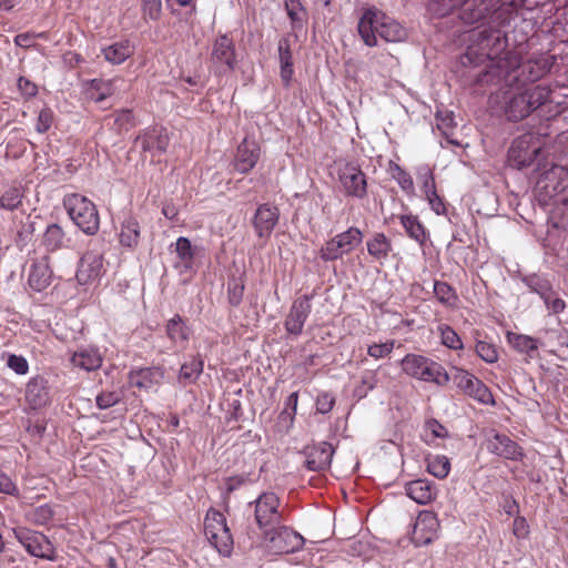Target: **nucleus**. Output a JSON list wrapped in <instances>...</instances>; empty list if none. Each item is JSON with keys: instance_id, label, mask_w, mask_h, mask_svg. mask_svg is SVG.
I'll return each instance as SVG.
<instances>
[{"instance_id": "nucleus-18", "label": "nucleus", "mask_w": 568, "mask_h": 568, "mask_svg": "<svg viewBox=\"0 0 568 568\" xmlns=\"http://www.w3.org/2000/svg\"><path fill=\"white\" fill-rule=\"evenodd\" d=\"M260 154V145L254 140L244 139L237 146L234 169L242 174L248 173L257 163Z\"/></svg>"}, {"instance_id": "nucleus-62", "label": "nucleus", "mask_w": 568, "mask_h": 568, "mask_svg": "<svg viewBox=\"0 0 568 568\" xmlns=\"http://www.w3.org/2000/svg\"><path fill=\"white\" fill-rule=\"evenodd\" d=\"M115 124L119 125L120 130H130L134 126V116L131 110H120L115 113Z\"/></svg>"}, {"instance_id": "nucleus-9", "label": "nucleus", "mask_w": 568, "mask_h": 568, "mask_svg": "<svg viewBox=\"0 0 568 568\" xmlns=\"http://www.w3.org/2000/svg\"><path fill=\"white\" fill-rule=\"evenodd\" d=\"M13 535L29 555L47 560L55 559L54 547L45 535L22 527L13 529Z\"/></svg>"}, {"instance_id": "nucleus-63", "label": "nucleus", "mask_w": 568, "mask_h": 568, "mask_svg": "<svg viewBox=\"0 0 568 568\" xmlns=\"http://www.w3.org/2000/svg\"><path fill=\"white\" fill-rule=\"evenodd\" d=\"M425 432L430 433L433 438H446L448 436L447 428L435 418L425 423Z\"/></svg>"}, {"instance_id": "nucleus-31", "label": "nucleus", "mask_w": 568, "mask_h": 568, "mask_svg": "<svg viewBox=\"0 0 568 568\" xmlns=\"http://www.w3.org/2000/svg\"><path fill=\"white\" fill-rule=\"evenodd\" d=\"M166 335L174 345H185L190 337V331L180 315L168 321Z\"/></svg>"}, {"instance_id": "nucleus-59", "label": "nucleus", "mask_w": 568, "mask_h": 568, "mask_svg": "<svg viewBox=\"0 0 568 568\" xmlns=\"http://www.w3.org/2000/svg\"><path fill=\"white\" fill-rule=\"evenodd\" d=\"M53 122V112L50 109H42L39 112L37 123H36V130L39 133H45Z\"/></svg>"}, {"instance_id": "nucleus-17", "label": "nucleus", "mask_w": 568, "mask_h": 568, "mask_svg": "<svg viewBox=\"0 0 568 568\" xmlns=\"http://www.w3.org/2000/svg\"><path fill=\"white\" fill-rule=\"evenodd\" d=\"M26 400L33 409L42 408L50 403L49 382L41 375L33 376L26 385Z\"/></svg>"}, {"instance_id": "nucleus-8", "label": "nucleus", "mask_w": 568, "mask_h": 568, "mask_svg": "<svg viewBox=\"0 0 568 568\" xmlns=\"http://www.w3.org/2000/svg\"><path fill=\"white\" fill-rule=\"evenodd\" d=\"M363 234L357 227H349L327 241L321 248V258L324 261H335L344 254H348L362 243Z\"/></svg>"}, {"instance_id": "nucleus-7", "label": "nucleus", "mask_w": 568, "mask_h": 568, "mask_svg": "<svg viewBox=\"0 0 568 568\" xmlns=\"http://www.w3.org/2000/svg\"><path fill=\"white\" fill-rule=\"evenodd\" d=\"M541 152L538 136L527 133L515 139L508 151L509 164L518 170L534 163Z\"/></svg>"}, {"instance_id": "nucleus-54", "label": "nucleus", "mask_w": 568, "mask_h": 568, "mask_svg": "<svg viewBox=\"0 0 568 568\" xmlns=\"http://www.w3.org/2000/svg\"><path fill=\"white\" fill-rule=\"evenodd\" d=\"M476 378L475 375L469 373L468 371L459 367H454V375L453 381L456 384L457 388L460 389L463 393H465L471 383H474V379Z\"/></svg>"}, {"instance_id": "nucleus-19", "label": "nucleus", "mask_w": 568, "mask_h": 568, "mask_svg": "<svg viewBox=\"0 0 568 568\" xmlns=\"http://www.w3.org/2000/svg\"><path fill=\"white\" fill-rule=\"evenodd\" d=\"M103 271V257L95 252H87L80 260L77 280L81 285L100 278Z\"/></svg>"}, {"instance_id": "nucleus-30", "label": "nucleus", "mask_w": 568, "mask_h": 568, "mask_svg": "<svg viewBox=\"0 0 568 568\" xmlns=\"http://www.w3.org/2000/svg\"><path fill=\"white\" fill-rule=\"evenodd\" d=\"M143 151L163 153L169 146V135L164 129H153L145 133L141 141Z\"/></svg>"}, {"instance_id": "nucleus-45", "label": "nucleus", "mask_w": 568, "mask_h": 568, "mask_svg": "<svg viewBox=\"0 0 568 568\" xmlns=\"http://www.w3.org/2000/svg\"><path fill=\"white\" fill-rule=\"evenodd\" d=\"M434 294L439 301V303L446 306H455L458 300L453 287L446 282L435 281Z\"/></svg>"}, {"instance_id": "nucleus-20", "label": "nucleus", "mask_w": 568, "mask_h": 568, "mask_svg": "<svg viewBox=\"0 0 568 568\" xmlns=\"http://www.w3.org/2000/svg\"><path fill=\"white\" fill-rule=\"evenodd\" d=\"M334 455L333 446L327 442L314 444L306 452V467L313 471L325 470L329 467Z\"/></svg>"}, {"instance_id": "nucleus-3", "label": "nucleus", "mask_w": 568, "mask_h": 568, "mask_svg": "<svg viewBox=\"0 0 568 568\" xmlns=\"http://www.w3.org/2000/svg\"><path fill=\"white\" fill-rule=\"evenodd\" d=\"M358 33L368 47L377 44V34L386 42H400L407 37L406 29L398 21L376 8L365 10L358 21Z\"/></svg>"}, {"instance_id": "nucleus-26", "label": "nucleus", "mask_w": 568, "mask_h": 568, "mask_svg": "<svg viewBox=\"0 0 568 568\" xmlns=\"http://www.w3.org/2000/svg\"><path fill=\"white\" fill-rule=\"evenodd\" d=\"M101 54L106 62L118 65L134 54V45L129 40H120L103 47Z\"/></svg>"}, {"instance_id": "nucleus-14", "label": "nucleus", "mask_w": 568, "mask_h": 568, "mask_svg": "<svg viewBox=\"0 0 568 568\" xmlns=\"http://www.w3.org/2000/svg\"><path fill=\"white\" fill-rule=\"evenodd\" d=\"M312 312L311 296L302 295L297 297L291 305L290 311L285 317V331L298 336L302 334L304 324Z\"/></svg>"}, {"instance_id": "nucleus-1", "label": "nucleus", "mask_w": 568, "mask_h": 568, "mask_svg": "<svg viewBox=\"0 0 568 568\" xmlns=\"http://www.w3.org/2000/svg\"><path fill=\"white\" fill-rule=\"evenodd\" d=\"M519 68L518 57H508L491 64L477 77V82L481 85H501L490 94L489 105L510 122L526 119L545 104L550 95V89L546 85H528L520 81Z\"/></svg>"}, {"instance_id": "nucleus-16", "label": "nucleus", "mask_w": 568, "mask_h": 568, "mask_svg": "<svg viewBox=\"0 0 568 568\" xmlns=\"http://www.w3.org/2000/svg\"><path fill=\"white\" fill-rule=\"evenodd\" d=\"M280 219L278 209L271 204H261L254 214L253 226L260 239H268Z\"/></svg>"}, {"instance_id": "nucleus-47", "label": "nucleus", "mask_w": 568, "mask_h": 568, "mask_svg": "<svg viewBox=\"0 0 568 568\" xmlns=\"http://www.w3.org/2000/svg\"><path fill=\"white\" fill-rule=\"evenodd\" d=\"M17 90L20 99L24 102H28L38 95V85L23 75H20L17 79Z\"/></svg>"}, {"instance_id": "nucleus-42", "label": "nucleus", "mask_w": 568, "mask_h": 568, "mask_svg": "<svg viewBox=\"0 0 568 568\" xmlns=\"http://www.w3.org/2000/svg\"><path fill=\"white\" fill-rule=\"evenodd\" d=\"M22 191L19 186H9L0 196V207L7 211L17 210L22 203Z\"/></svg>"}, {"instance_id": "nucleus-41", "label": "nucleus", "mask_w": 568, "mask_h": 568, "mask_svg": "<svg viewBox=\"0 0 568 568\" xmlns=\"http://www.w3.org/2000/svg\"><path fill=\"white\" fill-rule=\"evenodd\" d=\"M524 283L530 292L539 295L540 298L547 297L546 295L552 290V284L547 277L536 274L524 278Z\"/></svg>"}, {"instance_id": "nucleus-12", "label": "nucleus", "mask_w": 568, "mask_h": 568, "mask_svg": "<svg viewBox=\"0 0 568 568\" xmlns=\"http://www.w3.org/2000/svg\"><path fill=\"white\" fill-rule=\"evenodd\" d=\"M264 537L271 549L277 554H293L304 546L303 536L285 526H275L266 530Z\"/></svg>"}, {"instance_id": "nucleus-40", "label": "nucleus", "mask_w": 568, "mask_h": 568, "mask_svg": "<svg viewBox=\"0 0 568 568\" xmlns=\"http://www.w3.org/2000/svg\"><path fill=\"white\" fill-rule=\"evenodd\" d=\"M427 470L436 478L444 479L450 470V462L446 456L436 455L427 458Z\"/></svg>"}, {"instance_id": "nucleus-32", "label": "nucleus", "mask_w": 568, "mask_h": 568, "mask_svg": "<svg viewBox=\"0 0 568 568\" xmlns=\"http://www.w3.org/2000/svg\"><path fill=\"white\" fill-rule=\"evenodd\" d=\"M366 245L368 254L378 261L387 258L392 251L390 240L384 233H375Z\"/></svg>"}, {"instance_id": "nucleus-61", "label": "nucleus", "mask_w": 568, "mask_h": 568, "mask_svg": "<svg viewBox=\"0 0 568 568\" xmlns=\"http://www.w3.org/2000/svg\"><path fill=\"white\" fill-rule=\"evenodd\" d=\"M335 404V398L329 393H321L316 398V410L320 414H327L329 413Z\"/></svg>"}, {"instance_id": "nucleus-52", "label": "nucleus", "mask_w": 568, "mask_h": 568, "mask_svg": "<svg viewBox=\"0 0 568 568\" xmlns=\"http://www.w3.org/2000/svg\"><path fill=\"white\" fill-rule=\"evenodd\" d=\"M287 16L290 17L294 28L303 24V7L300 0H285L284 2Z\"/></svg>"}, {"instance_id": "nucleus-56", "label": "nucleus", "mask_w": 568, "mask_h": 568, "mask_svg": "<svg viewBox=\"0 0 568 568\" xmlns=\"http://www.w3.org/2000/svg\"><path fill=\"white\" fill-rule=\"evenodd\" d=\"M547 297L541 298L547 307V310L552 314H560L566 308V303L562 298L558 296V294L554 291V288L546 295Z\"/></svg>"}, {"instance_id": "nucleus-13", "label": "nucleus", "mask_w": 568, "mask_h": 568, "mask_svg": "<svg viewBox=\"0 0 568 568\" xmlns=\"http://www.w3.org/2000/svg\"><path fill=\"white\" fill-rule=\"evenodd\" d=\"M211 62L219 73L233 71L236 65L235 47L226 34H222L213 43Z\"/></svg>"}, {"instance_id": "nucleus-5", "label": "nucleus", "mask_w": 568, "mask_h": 568, "mask_svg": "<svg viewBox=\"0 0 568 568\" xmlns=\"http://www.w3.org/2000/svg\"><path fill=\"white\" fill-rule=\"evenodd\" d=\"M63 206L73 223L87 235H94L100 227V217L95 204L88 197L72 193L63 199Z\"/></svg>"}, {"instance_id": "nucleus-15", "label": "nucleus", "mask_w": 568, "mask_h": 568, "mask_svg": "<svg viewBox=\"0 0 568 568\" xmlns=\"http://www.w3.org/2000/svg\"><path fill=\"white\" fill-rule=\"evenodd\" d=\"M538 186L551 197L562 192L568 186V171L560 165H551L538 179Z\"/></svg>"}, {"instance_id": "nucleus-36", "label": "nucleus", "mask_w": 568, "mask_h": 568, "mask_svg": "<svg viewBox=\"0 0 568 568\" xmlns=\"http://www.w3.org/2000/svg\"><path fill=\"white\" fill-rule=\"evenodd\" d=\"M64 231L55 223L47 226L43 234L42 244L49 252H55L63 246Z\"/></svg>"}, {"instance_id": "nucleus-21", "label": "nucleus", "mask_w": 568, "mask_h": 568, "mask_svg": "<svg viewBox=\"0 0 568 568\" xmlns=\"http://www.w3.org/2000/svg\"><path fill=\"white\" fill-rule=\"evenodd\" d=\"M487 450L499 457L517 460L521 457V449L518 444L507 435L494 433L486 444Z\"/></svg>"}, {"instance_id": "nucleus-23", "label": "nucleus", "mask_w": 568, "mask_h": 568, "mask_svg": "<svg viewBox=\"0 0 568 568\" xmlns=\"http://www.w3.org/2000/svg\"><path fill=\"white\" fill-rule=\"evenodd\" d=\"M437 528L438 520L435 514L422 511L416 519L413 538L417 544H428L435 538Z\"/></svg>"}, {"instance_id": "nucleus-50", "label": "nucleus", "mask_w": 568, "mask_h": 568, "mask_svg": "<svg viewBox=\"0 0 568 568\" xmlns=\"http://www.w3.org/2000/svg\"><path fill=\"white\" fill-rule=\"evenodd\" d=\"M475 349L477 355L486 363L491 364L498 361V352L491 343L478 341Z\"/></svg>"}, {"instance_id": "nucleus-34", "label": "nucleus", "mask_w": 568, "mask_h": 568, "mask_svg": "<svg viewBox=\"0 0 568 568\" xmlns=\"http://www.w3.org/2000/svg\"><path fill=\"white\" fill-rule=\"evenodd\" d=\"M278 59L281 65V78L285 85L292 80L293 77V57L287 40L278 42Z\"/></svg>"}, {"instance_id": "nucleus-37", "label": "nucleus", "mask_w": 568, "mask_h": 568, "mask_svg": "<svg viewBox=\"0 0 568 568\" xmlns=\"http://www.w3.org/2000/svg\"><path fill=\"white\" fill-rule=\"evenodd\" d=\"M400 224L405 229L407 235L419 244L426 241V231L418 217L415 215H402Z\"/></svg>"}, {"instance_id": "nucleus-48", "label": "nucleus", "mask_w": 568, "mask_h": 568, "mask_svg": "<svg viewBox=\"0 0 568 568\" xmlns=\"http://www.w3.org/2000/svg\"><path fill=\"white\" fill-rule=\"evenodd\" d=\"M416 176L418 182L422 184L424 194L436 190L434 174L427 164L419 165L416 169Z\"/></svg>"}, {"instance_id": "nucleus-24", "label": "nucleus", "mask_w": 568, "mask_h": 568, "mask_svg": "<svg viewBox=\"0 0 568 568\" xmlns=\"http://www.w3.org/2000/svg\"><path fill=\"white\" fill-rule=\"evenodd\" d=\"M70 362L75 368H80L85 372H91L97 371L101 367L103 358L98 348L87 346L77 349L72 354Z\"/></svg>"}, {"instance_id": "nucleus-2", "label": "nucleus", "mask_w": 568, "mask_h": 568, "mask_svg": "<svg viewBox=\"0 0 568 568\" xmlns=\"http://www.w3.org/2000/svg\"><path fill=\"white\" fill-rule=\"evenodd\" d=\"M511 17V9L500 4L499 1L490 8L485 13V17L480 19V21L487 20V23L471 30L468 36L469 43L466 52L468 59H488L490 61L486 69L488 70L491 64H496L500 60L508 57H517L516 54L507 53L504 58L496 60L507 47L506 33L503 28L509 24Z\"/></svg>"}, {"instance_id": "nucleus-55", "label": "nucleus", "mask_w": 568, "mask_h": 568, "mask_svg": "<svg viewBox=\"0 0 568 568\" xmlns=\"http://www.w3.org/2000/svg\"><path fill=\"white\" fill-rule=\"evenodd\" d=\"M121 398L122 396L119 392L105 390L97 395L95 403L100 409H108L116 405L121 400Z\"/></svg>"}, {"instance_id": "nucleus-33", "label": "nucleus", "mask_w": 568, "mask_h": 568, "mask_svg": "<svg viewBox=\"0 0 568 568\" xmlns=\"http://www.w3.org/2000/svg\"><path fill=\"white\" fill-rule=\"evenodd\" d=\"M418 379L427 383H434L437 386H446L449 383L450 377L439 363L429 358V364L424 367V372Z\"/></svg>"}, {"instance_id": "nucleus-38", "label": "nucleus", "mask_w": 568, "mask_h": 568, "mask_svg": "<svg viewBox=\"0 0 568 568\" xmlns=\"http://www.w3.org/2000/svg\"><path fill=\"white\" fill-rule=\"evenodd\" d=\"M427 364H429L428 357L415 354H408L402 361L403 371L417 379L422 376Z\"/></svg>"}, {"instance_id": "nucleus-46", "label": "nucleus", "mask_w": 568, "mask_h": 568, "mask_svg": "<svg viewBox=\"0 0 568 568\" xmlns=\"http://www.w3.org/2000/svg\"><path fill=\"white\" fill-rule=\"evenodd\" d=\"M88 93L95 102H101L112 94L111 83L108 81L93 79L90 82Z\"/></svg>"}, {"instance_id": "nucleus-43", "label": "nucleus", "mask_w": 568, "mask_h": 568, "mask_svg": "<svg viewBox=\"0 0 568 568\" xmlns=\"http://www.w3.org/2000/svg\"><path fill=\"white\" fill-rule=\"evenodd\" d=\"M174 251L183 266L185 268H190L192 266L194 258V250L191 245L190 240L187 237L180 236L175 242Z\"/></svg>"}, {"instance_id": "nucleus-6", "label": "nucleus", "mask_w": 568, "mask_h": 568, "mask_svg": "<svg viewBox=\"0 0 568 568\" xmlns=\"http://www.w3.org/2000/svg\"><path fill=\"white\" fill-rule=\"evenodd\" d=\"M204 534L210 544L223 556L233 549V537L225 516L215 509H209L204 519Z\"/></svg>"}, {"instance_id": "nucleus-49", "label": "nucleus", "mask_w": 568, "mask_h": 568, "mask_svg": "<svg viewBox=\"0 0 568 568\" xmlns=\"http://www.w3.org/2000/svg\"><path fill=\"white\" fill-rule=\"evenodd\" d=\"M54 516V510L49 504H43L36 507L29 515V518L32 523L37 525H47L49 524Z\"/></svg>"}, {"instance_id": "nucleus-39", "label": "nucleus", "mask_w": 568, "mask_h": 568, "mask_svg": "<svg viewBox=\"0 0 568 568\" xmlns=\"http://www.w3.org/2000/svg\"><path fill=\"white\" fill-rule=\"evenodd\" d=\"M464 394L483 405H495V399L490 389L477 377Z\"/></svg>"}, {"instance_id": "nucleus-27", "label": "nucleus", "mask_w": 568, "mask_h": 568, "mask_svg": "<svg viewBox=\"0 0 568 568\" xmlns=\"http://www.w3.org/2000/svg\"><path fill=\"white\" fill-rule=\"evenodd\" d=\"M406 495L419 505L430 503L435 497L432 484L424 479H416L405 485Z\"/></svg>"}, {"instance_id": "nucleus-53", "label": "nucleus", "mask_w": 568, "mask_h": 568, "mask_svg": "<svg viewBox=\"0 0 568 568\" xmlns=\"http://www.w3.org/2000/svg\"><path fill=\"white\" fill-rule=\"evenodd\" d=\"M547 342L544 346H554L558 348L568 347V333L566 329H549L546 332Z\"/></svg>"}, {"instance_id": "nucleus-22", "label": "nucleus", "mask_w": 568, "mask_h": 568, "mask_svg": "<svg viewBox=\"0 0 568 568\" xmlns=\"http://www.w3.org/2000/svg\"><path fill=\"white\" fill-rule=\"evenodd\" d=\"M52 281V271L48 256L34 260L30 266L28 283L36 292L45 290Z\"/></svg>"}, {"instance_id": "nucleus-11", "label": "nucleus", "mask_w": 568, "mask_h": 568, "mask_svg": "<svg viewBox=\"0 0 568 568\" xmlns=\"http://www.w3.org/2000/svg\"><path fill=\"white\" fill-rule=\"evenodd\" d=\"M278 506L280 499L274 493H263L254 501L255 521L263 532L281 524Z\"/></svg>"}, {"instance_id": "nucleus-60", "label": "nucleus", "mask_w": 568, "mask_h": 568, "mask_svg": "<svg viewBox=\"0 0 568 568\" xmlns=\"http://www.w3.org/2000/svg\"><path fill=\"white\" fill-rule=\"evenodd\" d=\"M142 9L145 17L158 20L162 11L161 0H142Z\"/></svg>"}, {"instance_id": "nucleus-25", "label": "nucleus", "mask_w": 568, "mask_h": 568, "mask_svg": "<svg viewBox=\"0 0 568 568\" xmlns=\"http://www.w3.org/2000/svg\"><path fill=\"white\" fill-rule=\"evenodd\" d=\"M164 377V372L160 367H145L132 371L129 375V383L131 386L138 388H152L159 385Z\"/></svg>"}, {"instance_id": "nucleus-29", "label": "nucleus", "mask_w": 568, "mask_h": 568, "mask_svg": "<svg viewBox=\"0 0 568 568\" xmlns=\"http://www.w3.org/2000/svg\"><path fill=\"white\" fill-rule=\"evenodd\" d=\"M507 342L509 345L519 353L526 354L529 358H534L537 355V349L539 347L538 339L524 335L517 334L513 332H508Z\"/></svg>"}, {"instance_id": "nucleus-10", "label": "nucleus", "mask_w": 568, "mask_h": 568, "mask_svg": "<svg viewBox=\"0 0 568 568\" xmlns=\"http://www.w3.org/2000/svg\"><path fill=\"white\" fill-rule=\"evenodd\" d=\"M342 191L358 200L367 195V178L361 168L354 163L339 164L337 169Z\"/></svg>"}, {"instance_id": "nucleus-28", "label": "nucleus", "mask_w": 568, "mask_h": 568, "mask_svg": "<svg viewBox=\"0 0 568 568\" xmlns=\"http://www.w3.org/2000/svg\"><path fill=\"white\" fill-rule=\"evenodd\" d=\"M204 362L200 355L191 356L180 368L178 381L183 386H189L199 379L203 373Z\"/></svg>"}, {"instance_id": "nucleus-44", "label": "nucleus", "mask_w": 568, "mask_h": 568, "mask_svg": "<svg viewBox=\"0 0 568 568\" xmlns=\"http://www.w3.org/2000/svg\"><path fill=\"white\" fill-rule=\"evenodd\" d=\"M437 331L440 335L443 345L446 347L459 351L464 348V344L459 335L447 324H439Z\"/></svg>"}, {"instance_id": "nucleus-51", "label": "nucleus", "mask_w": 568, "mask_h": 568, "mask_svg": "<svg viewBox=\"0 0 568 568\" xmlns=\"http://www.w3.org/2000/svg\"><path fill=\"white\" fill-rule=\"evenodd\" d=\"M244 283L241 280L232 278L227 283V298L232 306H239L243 300Z\"/></svg>"}, {"instance_id": "nucleus-35", "label": "nucleus", "mask_w": 568, "mask_h": 568, "mask_svg": "<svg viewBox=\"0 0 568 568\" xmlns=\"http://www.w3.org/2000/svg\"><path fill=\"white\" fill-rule=\"evenodd\" d=\"M140 237V225L138 221L133 217H128L123 221L121 233H120V242L122 245L128 247H134L139 243Z\"/></svg>"}, {"instance_id": "nucleus-64", "label": "nucleus", "mask_w": 568, "mask_h": 568, "mask_svg": "<svg viewBox=\"0 0 568 568\" xmlns=\"http://www.w3.org/2000/svg\"><path fill=\"white\" fill-rule=\"evenodd\" d=\"M425 199L427 200L430 209L437 214H445L446 206L443 199L437 194L436 190H433L428 193H425Z\"/></svg>"}, {"instance_id": "nucleus-58", "label": "nucleus", "mask_w": 568, "mask_h": 568, "mask_svg": "<svg viewBox=\"0 0 568 568\" xmlns=\"http://www.w3.org/2000/svg\"><path fill=\"white\" fill-rule=\"evenodd\" d=\"M7 366L18 375H27L29 372V363L22 355L10 354Z\"/></svg>"}, {"instance_id": "nucleus-4", "label": "nucleus", "mask_w": 568, "mask_h": 568, "mask_svg": "<svg viewBox=\"0 0 568 568\" xmlns=\"http://www.w3.org/2000/svg\"><path fill=\"white\" fill-rule=\"evenodd\" d=\"M498 0H430L428 11L442 18L459 9V18L467 24L479 22Z\"/></svg>"}, {"instance_id": "nucleus-57", "label": "nucleus", "mask_w": 568, "mask_h": 568, "mask_svg": "<svg viewBox=\"0 0 568 568\" xmlns=\"http://www.w3.org/2000/svg\"><path fill=\"white\" fill-rule=\"evenodd\" d=\"M395 341H387L382 344H373L367 348V354L375 358L381 359L387 357L394 349Z\"/></svg>"}]
</instances>
